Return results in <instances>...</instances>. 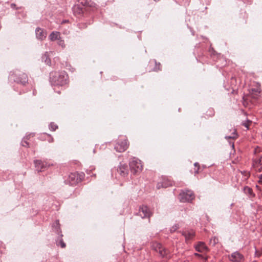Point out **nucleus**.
<instances>
[{
  "mask_svg": "<svg viewBox=\"0 0 262 262\" xmlns=\"http://www.w3.org/2000/svg\"><path fill=\"white\" fill-rule=\"evenodd\" d=\"M49 128L51 130L55 131L58 128V126L54 123H51L49 125Z\"/></svg>",
  "mask_w": 262,
  "mask_h": 262,
  "instance_id": "393cba45",
  "label": "nucleus"
},
{
  "mask_svg": "<svg viewBox=\"0 0 262 262\" xmlns=\"http://www.w3.org/2000/svg\"><path fill=\"white\" fill-rule=\"evenodd\" d=\"M229 259L231 262H243L244 257L238 251H235L229 255Z\"/></svg>",
  "mask_w": 262,
  "mask_h": 262,
  "instance_id": "6e6552de",
  "label": "nucleus"
},
{
  "mask_svg": "<svg viewBox=\"0 0 262 262\" xmlns=\"http://www.w3.org/2000/svg\"><path fill=\"white\" fill-rule=\"evenodd\" d=\"M243 125L245 127H247V128H248V124H247V123H243Z\"/></svg>",
  "mask_w": 262,
  "mask_h": 262,
  "instance_id": "7c9ffc66",
  "label": "nucleus"
},
{
  "mask_svg": "<svg viewBox=\"0 0 262 262\" xmlns=\"http://www.w3.org/2000/svg\"><path fill=\"white\" fill-rule=\"evenodd\" d=\"M34 163L36 170L38 172L44 171L45 169L50 166V164H48L47 162L39 160H34Z\"/></svg>",
  "mask_w": 262,
  "mask_h": 262,
  "instance_id": "0eeeda50",
  "label": "nucleus"
},
{
  "mask_svg": "<svg viewBox=\"0 0 262 262\" xmlns=\"http://www.w3.org/2000/svg\"><path fill=\"white\" fill-rule=\"evenodd\" d=\"M53 138H52V139H50L51 142H52V141H53Z\"/></svg>",
  "mask_w": 262,
  "mask_h": 262,
  "instance_id": "e433bc0d",
  "label": "nucleus"
},
{
  "mask_svg": "<svg viewBox=\"0 0 262 262\" xmlns=\"http://www.w3.org/2000/svg\"><path fill=\"white\" fill-rule=\"evenodd\" d=\"M128 146V141L126 139H124L123 141L118 142L115 146V149L119 152L124 151Z\"/></svg>",
  "mask_w": 262,
  "mask_h": 262,
  "instance_id": "1a4fd4ad",
  "label": "nucleus"
},
{
  "mask_svg": "<svg viewBox=\"0 0 262 262\" xmlns=\"http://www.w3.org/2000/svg\"><path fill=\"white\" fill-rule=\"evenodd\" d=\"M194 255H196V256H201V255L198 254V253H195Z\"/></svg>",
  "mask_w": 262,
  "mask_h": 262,
  "instance_id": "72a5a7b5",
  "label": "nucleus"
},
{
  "mask_svg": "<svg viewBox=\"0 0 262 262\" xmlns=\"http://www.w3.org/2000/svg\"><path fill=\"white\" fill-rule=\"evenodd\" d=\"M172 182L168 179H164L161 183H158L157 185V189L160 188H167L169 186H172Z\"/></svg>",
  "mask_w": 262,
  "mask_h": 262,
  "instance_id": "dca6fc26",
  "label": "nucleus"
},
{
  "mask_svg": "<svg viewBox=\"0 0 262 262\" xmlns=\"http://www.w3.org/2000/svg\"><path fill=\"white\" fill-rule=\"evenodd\" d=\"M253 166L256 169V170L261 171L262 170V155L259 158L253 159Z\"/></svg>",
  "mask_w": 262,
  "mask_h": 262,
  "instance_id": "4468645a",
  "label": "nucleus"
},
{
  "mask_svg": "<svg viewBox=\"0 0 262 262\" xmlns=\"http://www.w3.org/2000/svg\"><path fill=\"white\" fill-rule=\"evenodd\" d=\"M259 180L262 179V174H260L258 177Z\"/></svg>",
  "mask_w": 262,
  "mask_h": 262,
  "instance_id": "473e14b6",
  "label": "nucleus"
},
{
  "mask_svg": "<svg viewBox=\"0 0 262 262\" xmlns=\"http://www.w3.org/2000/svg\"><path fill=\"white\" fill-rule=\"evenodd\" d=\"M195 248L197 251H198L199 252H202L204 251L207 249V247L206 246L204 243L200 242L195 246Z\"/></svg>",
  "mask_w": 262,
  "mask_h": 262,
  "instance_id": "f3484780",
  "label": "nucleus"
},
{
  "mask_svg": "<svg viewBox=\"0 0 262 262\" xmlns=\"http://www.w3.org/2000/svg\"><path fill=\"white\" fill-rule=\"evenodd\" d=\"M182 235L185 238L186 242L192 240L195 235V232L193 230H185L181 232Z\"/></svg>",
  "mask_w": 262,
  "mask_h": 262,
  "instance_id": "ddd939ff",
  "label": "nucleus"
},
{
  "mask_svg": "<svg viewBox=\"0 0 262 262\" xmlns=\"http://www.w3.org/2000/svg\"><path fill=\"white\" fill-rule=\"evenodd\" d=\"M193 192L189 190L182 191L179 194L180 201L182 202H189L194 199Z\"/></svg>",
  "mask_w": 262,
  "mask_h": 262,
  "instance_id": "39448f33",
  "label": "nucleus"
},
{
  "mask_svg": "<svg viewBox=\"0 0 262 262\" xmlns=\"http://www.w3.org/2000/svg\"><path fill=\"white\" fill-rule=\"evenodd\" d=\"M232 147H234V143H232Z\"/></svg>",
  "mask_w": 262,
  "mask_h": 262,
  "instance_id": "c9c22d12",
  "label": "nucleus"
},
{
  "mask_svg": "<svg viewBox=\"0 0 262 262\" xmlns=\"http://www.w3.org/2000/svg\"><path fill=\"white\" fill-rule=\"evenodd\" d=\"M59 225H60L58 220L56 221L55 224L53 225L55 229L56 230V232L58 234H60L61 233Z\"/></svg>",
  "mask_w": 262,
  "mask_h": 262,
  "instance_id": "412c9836",
  "label": "nucleus"
},
{
  "mask_svg": "<svg viewBox=\"0 0 262 262\" xmlns=\"http://www.w3.org/2000/svg\"><path fill=\"white\" fill-rule=\"evenodd\" d=\"M151 246L152 249L159 253L160 256L162 258L168 259L170 257L169 251L164 248L161 244L157 242H153Z\"/></svg>",
  "mask_w": 262,
  "mask_h": 262,
  "instance_id": "f03ea898",
  "label": "nucleus"
},
{
  "mask_svg": "<svg viewBox=\"0 0 262 262\" xmlns=\"http://www.w3.org/2000/svg\"><path fill=\"white\" fill-rule=\"evenodd\" d=\"M58 40V45L59 46L61 47L62 48L64 49L66 47V45L64 43V41L61 39L60 38Z\"/></svg>",
  "mask_w": 262,
  "mask_h": 262,
  "instance_id": "a878e982",
  "label": "nucleus"
},
{
  "mask_svg": "<svg viewBox=\"0 0 262 262\" xmlns=\"http://www.w3.org/2000/svg\"><path fill=\"white\" fill-rule=\"evenodd\" d=\"M49 38L51 41H55L56 40H58L60 37V33L59 32L53 31L52 32L49 36Z\"/></svg>",
  "mask_w": 262,
  "mask_h": 262,
  "instance_id": "a211bd4d",
  "label": "nucleus"
},
{
  "mask_svg": "<svg viewBox=\"0 0 262 262\" xmlns=\"http://www.w3.org/2000/svg\"><path fill=\"white\" fill-rule=\"evenodd\" d=\"M36 38L40 40H43L46 37V32L40 28H37L35 30Z\"/></svg>",
  "mask_w": 262,
  "mask_h": 262,
  "instance_id": "2eb2a0df",
  "label": "nucleus"
},
{
  "mask_svg": "<svg viewBox=\"0 0 262 262\" xmlns=\"http://www.w3.org/2000/svg\"><path fill=\"white\" fill-rule=\"evenodd\" d=\"M138 214L142 219L149 217L151 215L149 208L144 205L140 207Z\"/></svg>",
  "mask_w": 262,
  "mask_h": 262,
  "instance_id": "9d476101",
  "label": "nucleus"
},
{
  "mask_svg": "<svg viewBox=\"0 0 262 262\" xmlns=\"http://www.w3.org/2000/svg\"><path fill=\"white\" fill-rule=\"evenodd\" d=\"M262 254V253H259V251H257L256 249L255 250V256L259 257Z\"/></svg>",
  "mask_w": 262,
  "mask_h": 262,
  "instance_id": "c756f323",
  "label": "nucleus"
},
{
  "mask_svg": "<svg viewBox=\"0 0 262 262\" xmlns=\"http://www.w3.org/2000/svg\"><path fill=\"white\" fill-rule=\"evenodd\" d=\"M256 187L258 188V185H256Z\"/></svg>",
  "mask_w": 262,
  "mask_h": 262,
  "instance_id": "ea45409f",
  "label": "nucleus"
},
{
  "mask_svg": "<svg viewBox=\"0 0 262 262\" xmlns=\"http://www.w3.org/2000/svg\"><path fill=\"white\" fill-rule=\"evenodd\" d=\"M179 228V225L178 224H176L174 225V226H173L170 229V232L172 233L173 232H174L175 231H176Z\"/></svg>",
  "mask_w": 262,
  "mask_h": 262,
  "instance_id": "bb28decb",
  "label": "nucleus"
},
{
  "mask_svg": "<svg viewBox=\"0 0 262 262\" xmlns=\"http://www.w3.org/2000/svg\"><path fill=\"white\" fill-rule=\"evenodd\" d=\"M129 167L131 171L135 174L141 171L142 168V165L141 161L139 159L134 158L129 162Z\"/></svg>",
  "mask_w": 262,
  "mask_h": 262,
  "instance_id": "20e7f679",
  "label": "nucleus"
},
{
  "mask_svg": "<svg viewBox=\"0 0 262 262\" xmlns=\"http://www.w3.org/2000/svg\"><path fill=\"white\" fill-rule=\"evenodd\" d=\"M62 236V234H60V238L56 241V245L57 246H60L62 248H64L66 247V245L61 238Z\"/></svg>",
  "mask_w": 262,
  "mask_h": 262,
  "instance_id": "aec40b11",
  "label": "nucleus"
},
{
  "mask_svg": "<svg viewBox=\"0 0 262 262\" xmlns=\"http://www.w3.org/2000/svg\"><path fill=\"white\" fill-rule=\"evenodd\" d=\"M68 76L65 71L51 72L50 81L52 85L62 86L67 83Z\"/></svg>",
  "mask_w": 262,
  "mask_h": 262,
  "instance_id": "f257e3e1",
  "label": "nucleus"
},
{
  "mask_svg": "<svg viewBox=\"0 0 262 262\" xmlns=\"http://www.w3.org/2000/svg\"><path fill=\"white\" fill-rule=\"evenodd\" d=\"M45 58H46V59L45 60V62L47 64L50 66L51 64V61L50 59L47 56V53L42 57L43 59H44Z\"/></svg>",
  "mask_w": 262,
  "mask_h": 262,
  "instance_id": "5701e85b",
  "label": "nucleus"
},
{
  "mask_svg": "<svg viewBox=\"0 0 262 262\" xmlns=\"http://www.w3.org/2000/svg\"><path fill=\"white\" fill-rule=\"evenodd\" d=\"M15 6V4H12L11 5V7L12 8H14Z\"/></svg>",
  "mask_w": 262,
  "mask_h": 262,
  "instance_id": "2f4dec72",
  "label": "nucleus"
},
{
  "mask_svg": "<svg viewBox=\"0 0 262 262\" xmlns=\"http://www.w3.org/2000/svg\"><path fill=\"white\" fill-rule=\"evenodd\" d=\"M53 138H52V139H50L51 142H52V141H53Z\"/></svg>",
  "mask_w": 262,
  "mask_h": 262,
  "instance_id": "4c0bfd02",
  "label": "nucleus"
},
{
  "mask_svg": "<svg viewBox=\"0 0 262 262\" xmlns=\"http://www.w3.org/2000/svg\"><path fill=\"white\" fill-rule=\"evenodd\" d=\"M83 178V174L79 175L77 173H71L67 181L70 185H74L80 182Z\"/></svg>",
  "mask_w": 262,
  "mask_h": 262,
  "instance_id": "423d86ee",
  "label": "nucleus"
},
{
  "mask_svg": "<svg viewBox=\"0 0 262 262\" xmlns=\"http://www.w3.org/2000/svg\"><path fill=\"white\" fill-rule=\"evenodd\" d=\"M9 78L10 80H13L14 81L18 83H20L23 85H25L28 80V76L25 73H22L20 74L17 73L16 72L11 74Z\"/></svg>",
  "mask_w": 262,
  "mask_h": 262,
  "instance_id": "7ed1b4c3",
  "label": "nucleus"
},
{
  "mask_svg": "<svg viewBox=\"0 0 262 262\" xmlns=\"http://www.w3.org/2000/svg\"><path fill=\"white\" fill-rule=\"evenodd\" d=\"M219 242L218 238L216 237L212 238L210 241V244L213 246H215L216 243Z\"/></svg>",
  "mask_w": 262,
  "mask_h": 262,
  "instance_id": "b1692460",
  "label": "nucleus"
},
{
  "mask_svg": "<svg viewBox=\"0 0 262 262\" xmlns=\"http://www.w3.org/2000/svg\"><path fill=\"white\" fill-rule=\"evenodd\" d=\"M79 4L75 6V8H77L80 9L79 13L83 12V9L84 7H92V3L91 1L88 0H80L78 2Z\"/></svg>",
  "mask_w": 262,
  "mask_h": 262,
  "instance_id": "9b49d317",
  "label": "nucleus"
},
{
  "mask_svg": "<svg viewBox=\"0 0 262 262\" xmlns=\"http://www.w3.org/2000/svg\"><path fill=\"white\" fill-rule=\"evenodd\" d=\"M156 2L159 1L160 0H154Z\"/></svg>",
  "mask_w": 262,
  "mask_h": 262,
  "instance_id": "58836bf2",
  "label": "nucleus"
},
{
  "mask_svg": "<svg viewBox=\"0 0 262 262\" xmlns=\"http://www.w3.org/2000/svg\"><path fill=\"white\" fill-rule=\"evenodd\" d=\"M194 165L195 167H198L197 170L196 171H195V172H194L195 173H198V170H199V167H200L199 164L198 163L196 162V163H195L194 164Z\"/></svg>",
  "mask_w": 262,
  "mask_h": 262,
  "instance_id": "c85d7f7f",
  "label": "nucleus"
},
{
  "mask_svg": "<svg viewBox=\"0 0 262 262\" xmlns=\"http://www.w3.org/2000/svg\"><path fill=\"white\" fill-rule=\"evenodd\" d=\"M118 173L122 177L126 176L128 172V166L126 164L120 163L117 168Z\"/></svg>",
  "mask_w": 262,
  "mask_h": 262,
  "instance_id": "f8f14e48",
  "label": "nucleus"
},
{
  "mask_svg": "<svg viewBox=\"0 0 262 262\" xmlns=\"http://www.w3.org/2000/svg\"><path fill=\"white\" fill-rule=\"evenodd\" d=\"M225 139H235L237 138V134L236 133V130L234 129L233 132L232 133L231 136H225Z\"/></svg>",
  "mask_w": 262,
  "mask_h": 262,
  "instance_id": "4be33fe9",
  "label": "nucleus"
},
{
  "mask_svg": "<svg viewBox=\"0 0 262 262\" xmlns=\"http://www.w3.org/2000/svg\"><path fill=\"white\" fill-rule=\"evenodd\" d=\"M25 139H28V137H26V138H24L23 140L21 141V145L25 147H28L29 146V143L25 140Z\"/></svg>",
  "mask_w": 262,
  "mask_h": 262,
  "instance_id": "cd10ccee",
  "label": "nucleus"
},
{
  "mask_svg": "<svg viewBox=\"0 0 262 262\" xmlns=\"http://www.w3.org/2000/svg\"><path fill=\"white\" fill-rule=\"evenodd\" d=\"M244 191L245 193L247 194L251 198H253L255 196L252 189L249 187H245L244 188Z\"/></svg>",
  "mask_w": 262,
  "mask_h": 262,
  "instance_id": "6ab92c4d",
  "label": "nucleus"
},
{
  "mask_svg": "<svg viewBox=\"0 0 262 262\" xmlns=\"http://www.w3.org/2000/svg\"><path fill=\"white\" fill-rule=\"evenodd\" d=\"M258 182H259V183L262 184V179H261V180H259Z\"/></svg>",
  "mask_w": 262,
  "mask_h": 262,
  "instance_id": "f704fd0d",
  "label": "nucleus"
}]
</instances>
